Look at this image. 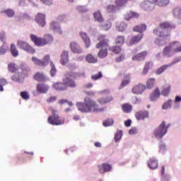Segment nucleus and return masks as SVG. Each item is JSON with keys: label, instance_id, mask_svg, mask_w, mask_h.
I'll return each mask as SVG.
<instances>
[{"label": "nucleus", "instance_id": "1", "mask_svg": "<svg viewBox=\"0 0 181 181\" xmlns=\"http://www.w3.org/2000/svg\"><path fill=\"white\" fill-rule=\"evenodd\" d=\"M175 28L176 26L170 22L161 23L159 27L153 30V34L158 37L154 41L155 45L159 46V47L165 46L170 40V30Z\"/></svg>", "mask_w": 181, "mask_h": 181}, {"label": "nucleus", "instance_id": "2", "mask_svg": "<svg viewBox=\"0 0 181 181\" xmlns=\"http://www.w3.org/2000/svg\"><path fill=\"white\" fill-rule=\"evenodd\" d=\"M76 105L81 112H91V111L93 112H103L104 111V108H98L97 103L90 98H86L84 103H78Z\"/></svg>", "mask_w": 181, "mask_h": 181}, {"label": "nucleus", "instance_id": "3", "mask_svg": "<svg viewBox=\"0 0 181 181\" xmlns=\"http://www.w3.org/2000/svg\"><path fill=\"white\" fill-rule=\"evenodd\" d=\"M98 40L100 42L96 45V48L101 49V50L98 52V56L100 59H104L108 54V39H107V35H101L98 37Z\"/></svg>", "mask_w": 181, "mask_h": 181}, {"label": "nucleus", "instance_id": "4", "mask_svg": "<svg viewBox=\"0 0 181 181\" xmlns=\"http://www.w3.org/2000/svg\"><path fill=\"white\" fill-rule=\"evenodd\" d=\"M30 37L35 46H37L38 47L52 45V43H53V36L50 34H45L43 37H38L35 35L31 34Z\"/></svg>", "mask_w": 181, "mask_h": 181}, {"label": "nucleus", "instance_id": "5", "mask_svg": "<svg viewBox=\"0 0 181 181\" xmlns=\"http://www.w3.org/2000/svg\"><path fill=\"white\" fill-rule=\"evenodd\" d=\"M20 67L21 71H18L11 76V80L16 83H22L26 74L30 71V68L25 63H22Z\"/></svg>", "mask_w": 181, "mask_h": 181}, {"label": "nucleus", "instance_id": "6", "mask_svg": "<svg viewBox=\"0 0 181 181\" xmlns=\"http://www.w3.org/2000/svg\"><path fill=\"white\" fill-rule=\"evenodd\" d=\"M52 115L48 117V122L51 125H63V124H64V119L59 117V115H57V110L52 109Z\"/></svg>", "mask_w": 181, "mask_h": 181}, {"label": "nucleus", "instance_id": "7", "mask_svg": "<svg viewBox=\"0 0 181 181\" xmlns=\"http://www.w3.org/2000/svg\"><path fill=\"white\" fill-rule=\"evenodd\" d=\"M168 132L166 129H165V121H163L159 126L156 128L153 131V135L157 139H162Z\"/></svg>", "mask_w": 181, "mask_h": 181}, {"label": "nucleus", "instance_id": "8", "mask_svg": "<svg viewBox=\"0 0 181 181\" xmlns=\"http://www.w3.org/2000/svg\"><path fill=\"white\" fill-rule=\"evenodd\" d=\"M17 46L18 49H21L22 50H24V52H27V53H30L31 54L35 53V49H33L26 41L21 40H18Z\"/></svg>", "mask_w": 181, "mask_h": 181}, {"label": "nucleus", "instance_id": "9", "mask_svg": "<svg viewBox=\"0 0 181 181\" xmlns=\"http://www.w3.org/2000/svg\"><path fill=\"white\" fill-rule=\"evenodd\" d=\"M31 60L35 66H41L42 67L45 66H47L49 64V62H50V56L46 55L42 59H39L36 57H33Z\"/></svg>", "mask_w": 181, "mask_h": 181}, {"label": "nucleus", "instance_id": "10", "mask_svg": "<svg viewBox=\"0 0 181 181\" xmlns=\"http://www.w3.org/2000/svg\"><path fill=\"white\" fill-rule=\"evenodd\" d=\"M73 76V72H69L66 76L63 79V83L68 86L71 87V88H74L77 86L76 82L71 78Z\"/></svg>", "mask_w": 181, "mask_h": 181}, {"label": "nucleus", "instance_id": "11", "mask_svg": "<svg viewBox=\"0 0 181 181\" xmlns=\"http://www.w3.org/2000/svg\"><path fill=\"white\" fill-rule=\"evenodd\" d=\"M141 8L143 11L151 12L153 9H155V3L152 2L151 0L144 1L141 4Z\"/></svg>", "mask_w": 181, "mask_h": 181}, {"label": "nucleus", "instance_id": "12", "mask_svg": "<svg viewBox=\"0 0 181 181\" xmlns=\"http://www.w3.org/2000/svg\"><path fill=\"white\" fill-rule=\"evenodd\" d=\"M35 22H37V25L41 28H45V26H46V16L43 13H39L35 16Z\"/></svg>", "mask_w": 181, "mask_h": 181}, {"label": "nucleus", "instance_id": "13", "mask_svg": "<svg viewBox=\"0 0 181 181\" xmlns=\"http://www.w3.org/2000/svg\"><path fill=\"white\" fill-rule=\"evenodd\" d=\"M135 117L138 121H144L145 118H149V112L146 110H139L136 112Z\"/></svg>", "mask_w": 181, "mask_h": 181}, {"label": "nucleus", "instance_id": "14", "mask_svg": "<svg viewBox=\"0 0 181 181\" xmlns=\"http://www.w3.org/2000/svg\"><path fill=\"white\" fill-rule=\"evenodd\" d=\"M50 30H52L55 33H59L62 35L63 31H62V27H60V24L56 21H52L49 25Z\"/></svg>", "mask_w": 181, "mask_h": 181}, {"label": "nucleus", "instance_id": "15", "mask_svg": "<svg viewBox=\"0 0 181 181\" xmlns=\"http://www.w3.org/2000/svg\"><path fill=\"white\" fill-rule=\"evenodd\" d=\"M146 89L145 85L139 83V85H136L132 88V93L134 94H142L144 91Z\"/></svg>", "mask_w": 181, "mask_h": 181}, {"label": "nucleus", "instance_id": "16", "mask_svg": "<svg viewBox=\"0 0 181 181\" xmlns=\"http://www.w3.org/2000/svg\"><path fill=\"white\" fill-rule=\"evenodd\" d=\"M37 91L40 94H46L49 91V86L45 83H38L37 85Z\"/></svg>", "mask_w": 181, "mask_h": 181}, {"label": "nucleus", "instance_id": "17", "mask_svg": "<svg viewBox=\"0 0 181 181\" xmlns=\"http://www.w3.org/2000/svg\"><path fill=\"white\" fill-rule=\"evenodd\" d=\"M70 48L74 53H77L78 54H81V53H83V49H81L80 45H78L76 42L70 43Z\"/></svg>", "mask_w": 181, "mask_h": 181}, {"label": "nucleus", "instance_id": "18", "mask_svg": "<svg viewBox=\"0 0 181 181\" xmlns=\"http://www.w3.org/2000/svg\"><path fill=\"white\" fill-rule=\"evenodd\" d=\"M148 166L152 170H155V169H158V159H156V158L155 157L150 158L149 160L148 161Z\"/></svg>", "mask_w": 181, "mask_h": 181}, {"label": "nucleus", "instance_id": "19", "mask_svg": "<svg viewBox=\"0 0 181 181\" xmlns=\"http://www.w3.org/2000/svg\"><path fill=\"white\" fill-rule=\"evenodd\" d=\"M79 35L81 37L82 40L84 42L86 47L88 49V47H90L91 45V42L90 41V37H88L87 33L81 32L80 33Z\"/></svg>", "mask_w": 181, "mask_h": 181}, {"label": "nucleus", "instance_id": "20", "mask_svg": "<svg viewBox=\"0 0 181 181\" xmlns=\"http://www.w3.org/2000/svg\"><path fill=\"white\" fill-rule=\"evenodd\" d=\"M148 54V52L146 51L140 52L136 55H134L132 57V60H134L136 62H142L145 60V57H146V55Z\"/></svg>", "mask_w": 181, "mask_h": 181}, {"label": "nucleus", "instance_id": "21", "mask_svg": "<svg viewBox=\"0 0 181 181\" xmlns=\"http://www.w3.org/2000/svg\"><path fill=\"white\" fill-rule=\"evenodd\" d=\"M33 78L37 81H47V80H49V78H47L45 74L40 72L35 74L33 76Z\"/></svg>", "mask_w": 181, "mask_h": 181}, {"label": "nucleus", "instance_id": "22", "mask_svg": "<svg viewBox=\"0 0 181 181\" xmlns=\"http://www.w3.org/2000/svg\"><path fill=\"white\" fill-rule=\"evenodd\" d=\"M53 88H54V90H57V91H64L67 90V87L65 85L64 82V83L57 82L54 83Z\"/></svg>", "mask_w": 181, "mask_h": 181}, {"label": "nucleus", "instance_id": "23", "mask_svg": "<svg viewBox=\"0 0 181 181\" xmlns=\"http://www.w3.org/2000/svg\"><path fill=\"white\" fill-rule=\"evenodd\" d=\"M99 168V172L100 173H105V172H111L112 170V166L108 163H103L102 165Z\"/></svg>", "mask_w": 181, "mask_h": 181}, {"label": "nucleus", "instance_id": "24", "mask_svg": "<svg viewBox=\"0 0 181 181\" xmlns=\"http://www.w3.org/2000/svg\"><path fill=\"white\" fill-rule=\"evenodd\" d=\"M61 64L64 66L69 63V51H63L61 54Z\"/></svg>", "mask_w": 181, "mask_h": 181}, {"label": "nucleus", "instance_id": "25", "mask_svg": "<svg viewBox=\"0 0 181 181\" xmlns=\"http://www.w3.org/2000/svg\"><path fill=\"white\" fill-rule=\"evenodd\" d=\"M144 37V34L140 33L137 35L134 36L129 41V45L132 46V45H136L139 42H141L142 37Z\"/></svg>", "mask_w": 181, "mask_h": 181}, {"label": "nucleus", "instance_id": "26", "mask_svg": "<svg viewBox=\"0 0 181 181\" xmlns=\"http://www.w3.org/2000/svg\"><path fill=\"white\" fill-rule=\"evenodd\" d=\"M111 26H112V24L110 22V21H103V23H100V29L102 30H105L106 32L110 30L111 29Z\"/></svg>", "mask_w": 181, "mask_h": 181}, {"label": "nucleus", "instance_id": "27", "mask_svg": "<svg viewBox=\"0 0 181 181\" xmlns=\"http://www.w3.org/2000/svg\"><path fill=\"white\" fill-rule=\"evenodd\" d=\"M159 97H160V90H159L158 88H156L154 92L150 95V100L156 101Z\"/></svg>", "mask_w": 181, "mask_h": 181}, {"label": "nucleus", "instance_id": "28", "mask_svg": "<svg viewBox=\"0 0 181 181\" xmlns=\"http://www.w3.org/2000/svg\"><path fill=\"white\" fill-rule=\"evenodd\" d=\"M134 0H116L115 4L117 8H125L128 2Z\"/></svg>", "mask_w": 181, "mask_h": 181}, {"label": "nucleus", "instance_id": "29", "mask_svg": "<svg viewBox=\"0 0 181 181\" xmlns=\"http://www.w3.org/2000/svg\"><path fill=\"white\" fill-rule=\"evenodd\" d=\"M153 4H156L158 6H168L169 5V0H151Z\"/></svg>", "mask_w": 181, "mask_h": 181}, {"label": "nucleus", "instance_id": "30", "mask_svg": "<svg viewBox=\"0 0 181 181\" xmlns=\"http://www.w3.org/2000/svg\"><path fill=\"white\" fill-rule=\"evenodd\" d=\"M94 19L95 22H98V23H103L104 22V18H103V15L101 14V12L96 11L93 13Z\"/></svg>", "mask_w": 181, "mask_h": 181}, {"label": "nucleus", "instance_id": "31", "mask_svg": "<svg viewBox=\"0 0 181 181\" xmlns=\"http://www.w3.org/2000/svg\"><path fill=\"white\" fill-rule=\"evenodd\" d=\"M167 151H168V146L166 145V143L163 141H160L158 152L160 153H163V155H165V153H166Z\"/></svg>", "mask_w": 181, "mask_h": 181}, {"label": "nucleus", "instance_id": "32", "mask_svg": "<svg viewBox=\"0 0 181 181\" xmlns=\"http://www.w3.org/2000/svg\"><path fill=\"white\" fill-rule=\"evenodd\" d=\"M133 30L134 32H139V33H142L143 32H145L146 30V25L145 24H140L139 25H136Z\"/></svg>", "mask_w": 181, "mask_h": 181}, {"label": "nucleus", "instance_id": "33", "mask_svg": "<svg viewBox=\"0 0 181 181\" xmlns=\"http://www.w3.org/2000/svg\"><path fill=\"white\" fill-rule=\"evenodd\" d=\"M160 175H161V181L170 180V175L168 174H165V166L161 167Z\"/></svg>", "mask_w": 181, "mask_h": 181}, {"label": "nucleus", "instance_id": "34", "mask_svg": "<svg viewBox=\"0 0 181 181\" xmlns=\"http://www.w3.org/2000/svg\"><path fill=\"white\" fill-rule=\"evenodd\" d=\"M138 16H139L138 13L134 11H129L124 15V19L125 21H131L132 18H138Z\"/></svg>", "mask_w": 181, "mask_h": 181}, {"label": "nucleus", "instance_id": "35", "mask_svg": "<svg viewBox=\"0 0 181 181\" xmlns=\"http://www.w3.org/2000/svg\"><path fill=\"white\" fill-rule=\"evenodd\" d=\"M130 77H131V75H129V74H127L124 76V78L122 81V84L119 88V90H122V88H124V87H125L126 86H128V84H129Z\"/></svg>", "mask_w": 181, "mask_h": 181}, {"label": "nucleus", "instance_id": "36", "mask_svg": "<svg viewBox=\"0 0 181 181\" xmlns=\"http://www.w3.org/2000/svg\"><path fill=\"white\" fill-rule=\"evenodd\" d=\"M170 94V85H165L163 87L161 90V95L164 97H168Z\"/></svg>", "mask_w": 181, "mask_h": 181}, {"label": "nucleus", "instance_id": "37", "mask_svg": "<svg viewBox=\"0 0 181 181\" xmlns=\"http://www.w3.org/2000/svg\"><path fill=\"white\" fill-rule=\"evenodd\" d=\"M169 67H170V65L165 64L161 67L158 68L156 70V74H157V76H160V74H162L163 73H165V71H166V70H168Z\"/></svg>", "mask_w": 181, "mask_h": 181}, {"label": "nucleus", "instance_id": "38", "mask_svg": "<svg viewBox=\"0 0 181 181\" xmlns=\"http://www.w3.org/2000/svg\"><path fill=\"white\" fill-rule=\"evenodd\" d=\"M49 66L51 67V69L49 71V74L51 77H55L56 74H57V69H56V66L52 62H49Z\"/></svg>", "mask_w": 181, "mask_h": 181}, {"label": "nucleus", "instance_id": "39", "mask_svg": "<svg viewBox=\"0 0 181 181\" xmlns=\"http://www.w3.org/2000/svg\"><path fill=\"white\" fill-rule=\"evenodd\" d=\"M10 52L13 57H18V56H19V51H18V49L16 48V45H15V44H11Z\"/></svg>", "mask_w": 181, "mask_h": 181}, {"label": "nucleus", "instance_id": "40", "mask_svg": "<svg viewBox=\"0 0 181 181\" xmlns=\"http://www.w3.org/2000/svg\"><path fill=\"white\" fill-rule=\"evenodd\" d=\"M1 13H5L8 18H13L15 16V11L12 10V8L6 9L1 11Z\"/></svg>", "mask_w": 181, "mask_h": 181}, {"label": "nucleus", "instance_id": "41", "mask_svg": "<svg viewBox=\"0 0 181 181\" xmlns=\"http://www.w3.org/2000/svg\"><path fill=\"white\" fill-rule=\"evenodd\" d=\"M76 9L79 13H86L88 12V8H87L86 6L78 5L76 6Z\"/></svg>", "mask_w": 181, "mask_h": 181}, {"label": "nucleus", "instance_id": "42", "mask_svg": "<svg viewBox=\"0 0 181 181\" xmlns=\"http://www.w3.org/2000/svg\"><path fill=\"white\" fill-rule=\"evenodd\" d=\"M170 52H172V46L165 47L163 49V54L165 57H172V54H170Z\"/></svg>", "mask_w": 181, "mask_h": 181}, {"label": "nucleus", "instance_id": "43", "mask_svg": "<svg viewBox=\"0 0 181 181\" xmlns=\"http://www.w3.org/2000/svg\"><path fill=\"white\" fill-rule=\"evenodd\" d=\"M173 103V100H172V99H169L168 101L163 103L162 106L163 110H170V108H172Z\"/></svg>", "mask_w": 181, "mask_h": 181}, {"label": "nucleus", "instance_id": "44", "mask_svg": "<svg viewBox=\"0 0 181 181\" xmlns=\"http://www.w3.org/2000/svg\"><path fill=\"white\" fill-rule=\"evenodd\" d=\"M114 100V98L112 96H107L106 98H102L101 99H99L100 104H107L108 103H111Z\"/></svg>", "mask_w": 181, "mask_h": 181}, {"label": "nucleus", "instance_id": "45", "mask_svg": "<svg viewBox=\"0 0 181 181\" xmlns=\"http://www.w3.org/2000/svg\"><path fill=\"white\" fill-rule=\"evenodd\" d=\"M122 110L126 113H129L132 111V105L126 103L122 105Z\"/></svg>", "mask_w": 181, "mask_h": 181}, {"label": "nucleus", "instance_id": "46", "mask_svg": "<svg viewBox=\"0 0 181 181\" xmlns=\"http://www.w3.org/2000/svg\"><path fill=\"white\" fill-rule=\"evenodd\" d=\"M124 42H125V37L122 35H119L115 40L116 45H118L119 46H122Z\"/></svg>", "mask_w": 181, "mask_h": 181}, {"label": "nucleus", "instance_id": "47", "mask_svg": "<svg viewBox=\"0 0 181 181\" xmlns=\"http://www.w3.org/2000/svg\"><path fill=\"white\" fill-rule=\"evenodd\" d=\"M16 70H18V66L16 65V64L13 62H11L10 64H8V71L11 73H15Z\"/></svg>", "mask_w": 181, "mask_h": 181}, {"label": "nucleus", "instance_id": "48", "mask_svg": "<svg viewBox=\"0 0 181 181\" xmlns=\"http://www.w3.org/2000/svg\"><path fill=\"white\" fill-rule=\"evenodd\" d=\"M173 15L175 18L181 19V8L177 7L173 9Z\"/></svg>", "mask_w": 181, "mask_h": 181}, {"label": "nucleus", "instance_id": "49", "mask_svg": "<svg viewBox=\"0 0 181 181\" xmlns=\"http://www.w3.org/2000/svg\"><path fill=\"white\" fill-rule=\"evenodd\" d=\"M86 62H88V63H96L97 62V59H95V57H94L91 54H89L86 56Z\"/></svg>", "mask_w": 181, "mask_h": 181}, {"label": "nucleus", "instance_id": "50", "mask_svg": "<svg viewBox=\"0 0 181 181\" xmlns=\"http://www.w3.org/2000/svg\"><path fill=\"white\" fill-rule=\"evenodd\" d=\"M20 95L23 100H25V101H28L30 98V95L29 94V92L28 91H22L20 93Z\"/></svg>", "mask_w": 181, "mask_h": 181}, {"label": "nucleus", "instance_id": "51", "mask_svg": "<svg viewBox=\"0 0 181 181\" xmlns=\"http://www.w3.org/2000/svg\"><path fill=\"white\" fill-rule=\"evenodd\" d=\"M122 138V130H118L115 134V142H118L121 141Z\"/></svg>", "mask_w": 181, "mask_h": 181}, {"label": "nucleus", "instance_id": "52", "mask_svg": "<svg viewBox=\"0 0 181 181\" xmlns=\"http://www.w3.org/2000/svg\"><path fill=\"white\" fill-rule=\"evenodd\" d=\"M127 28H128V25L125 23H121L117 26V29L119 30V32H124Z\"/></svg>", "mask_w": 181, "mask_h": 181}, {"label": "nucleus", "instance_id": "53", "mask_svg": "<svg viewBox=\"0 0 181 181\" xmlns=\"http://www.w3.org/2000/svg\"><path fill=\"white\" fill-rule=\"evenodd\" d=\"M151 67H152V62L146 63L143 70V74H146V73H148V70H149Z\"/></svg>", "mask_w": 181, "mask_h": 181}, {"label": "nucleus", "instance_id": "54", "mask_svg": "<svg viewBox=\"0 0 181 181\" xmlns=\"http://www.w3.org/2000/svg\"><path fill=\"white\" fill-rule=\"evenodd\" d=\"M110 50H111L113 53L118 54L121 52V47L120 46H115L110 47Z\"/></svg>", "mask_w": 181, "mask_h": 181}, {"label": "nucleus", "instance_id": "55", "mask_svg": "<svg viewBox=\"0 0 181 181\" xmlns=\"http://www.w3.org/2000/svg\"><path fill=\"white\" fill-rule=\"evenodd\" d=\"M106 10H107V12H108V13H114L115 12H116L115 5H108L107 6Z\"/></svg>", "mask_w": 181, "mask_h": 181}, {"label": "nucleus", "instance_id": "56", "mask_svg": "<svg viewBox=\"0 0 181 181\" xmlns=\"http://www.w3.org/2000/svg\"><path fill=\"white\" fill-rule=\"evenodd\" d=\"M6 50H8V46L6 44H3L0 47V54L4 55L6 53Z\"/></svg>", "mask_w": 181, "mask_h": 181}, {"label": "nucleus", "instance_id": "57", "mask_svg": "<svg viewBox=\"0 0 181 181\" xmlns=\"http://www.w3.org/2000/svg\"><path fill=\"white\" fill-rule=\"evenodd\" d=\"M101 77H103V74L101 73V71H99L98 74L92 75L91 78L92 80H100V78H101Z\"/></svg>", "mask_w": 181, "mask_h": 181}, {"label": "nucleus", "instance_id": "58", "mask_svg": "<svg viewBox=\"0 0 181 181\" xmlns=\"http://www.w3.org/2000/svg\"><path fill=\"white\" fill-rule=\"evenodd\" d=\"M114 124V120L112 119H107L106 121L103 122L104 127H111Z\"/></svg>", "mask_w": 181, "mask_h": 181}, {"label": "nucleus", "instance_id": "59", "mask_svg": "<svg viewBox=\"0 0 181 181\" xmlns=\"http://www.w3.org/2000/svg\"><path fill=\"white\" fill-rule=\"evenodd\" d=\"M115 60L117 63H121V62H124V60H125V54H121L120 55L116 57Z\"/></svg>", "mask_w": 181, "mask_h": 181}, {"label": "nucleus", "instance_id": "60", "mask_svg": "<svg viewBox=\"0 0 181 181\" xmlns=\"http://www.w3.org/2000/svg\"><path fill=\"white\" fill-rule=\"evenodd\" d=\"M180 62H181V57H176L173 59V61L171 63L168 64V66H170L171 67L172 66H174V64H176Z\"/></svg>", "mask_w": 181, "mask_h": 181}, {"label": "nucleus", "instance_id": "61", "mask_svg": "<svg viewBox=\"0 0 181 181\" xmlns=\"http://www.w3.org/2000/svg\"><path fill=\"white\" fill-rule=\"evenodd\" d=\"M153 81H155V79L153 78H151L148 80L147 84H146L147 88L151 89L152 88V87H153Z\"/></svg>", "mask_w": 181, "mask_h": 181}, {"label": "nucleus", "instance_id": "62", "mask_svg": "<svg viewBox=\"0 0 181 181\" xmlns=\"http://www.w3.org/2000/svg\"><path fill=\"white\" fill-rule=\"evenodd\" d=\"M42 4H45V5H52L53 4V0H40Z\"/></svg>", "mask_w": 181, "mask_h": 181}, {"label": "nucleus", "instance_id": "63", "mask_svg": "<svg viewBox=\"0 0 181 181\" xmlns=\"http://www.w3.org/2000/svg\"><path fill=\"white\" fill-rule=\"evenodd\" d=\"M6 36L5 35V33H0V40L1 42H3L4 44H5V38Z\"/></svg>", "mask_w": 181, "mask_h": 181}, {"label": "nucleus", "instance_id": "64", "mask_svg": "<svg viewBox=\"0 0 181 181\" xmlns=\"http://www.w3.org/2000/svg\"><path fill=\"white\" fill-rule=\"evenodd\" d=\"M131 124H132V120H131V119H129L124 122V126L127 128L131 127Z\"/></svg>", "mask_w": 181, "mask_h": 181}]
</instances>
